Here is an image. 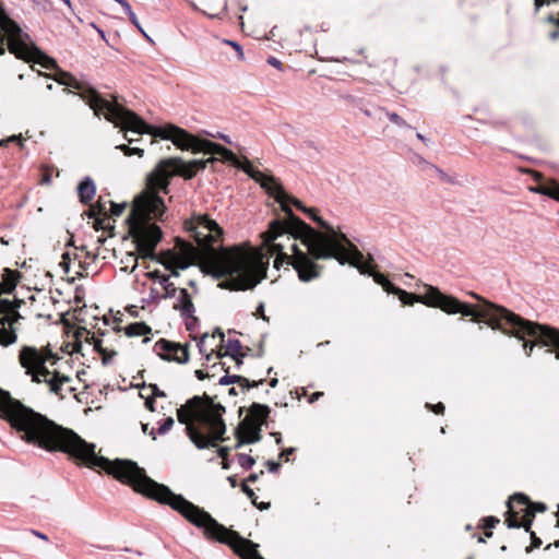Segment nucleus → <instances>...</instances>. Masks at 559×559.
I'll use <instances>...</instances> for the list:
<instances>
[{"label":"nucleus","instance_id":"f257e3e1","mask_svg":"<svg viewBox=\"0 0 559 559\" xmlns=\"http://www.w3.org/2000/svg\"><path fill=\"white\" fill-rule=\"evenodd\" d=\"M0 417L21 433V439L48 452H63L79 464L102 468L135 491L167 504L190 522V501L169 487L150 478L145 471L130 460L110 461L95 453V444L83 440L73 430L63 428L46 416L14 400L0 389Z\"/></svg>","mask_w":559,"mask_h":559},{"label":"nucleus","instance_id":"f03ea898","mask_svg":"<svg viewBox=\"0 0 559 559\" xmlns=\"http://www.w3.org/2000/svg\"><path fill=\"white\" fill-rule=\"evenodd\" d=\"M424 287L425 293L423 295L407 293L399 287H395L393 293L399 295L403 305H413L417 301L428 307L440 308L449 314L461 313L465 317L471 316L475 322L484 320L492 330H499L506 335H513L520 340H524L526 335L535 337L536 342L530 348H527L526 342L523 344L527 356L531 355L534 345L540 344L554 347L557 350L556 358L559 359V330L525 320L507 308L492 304L475 293H471V296L480 301V304L472 306L460 301L453 296L441 293L435 286L425 285Z\"/></svg>","mask_w":559,"mask_h":559},{"label":"nucleus","instance_id":"7ed1b4c3","mask_svg":"<svg viewBox=\"0 0 559 559\" xmlns=\"http://www.w3.org/2000/svg\"><path fill=\"white\" fill-rule=\"evenodd\" d=\"M55 80L59 84L78 91L80 97L93 109L97 117L103 116L121 131L148 134L153 140L157 138H159V140H207L206 138L229 140L228 135L219 132L212 133L203 130L198 135H193L173 123L159 127L148 124L139 115L120 105L116 97H112V100L104 98L95 88L79 81L69 72L59 70L55 75Z\"/></svg>","mask_w":559,"mask_h":559},{"label":"nucleus","instance_id":"20e7f679","mask_svg":"<svg viewBox=\"0 0 559 559\" xmlns=\"http://www.w3.org/2000/svg\"><path fill=\"white\" fill-rule=\"evenodd\" d=\"M185 162L178 157L164 158L158 162L154 170L147 176L148 187L153 193L139 198L129 216L130 231L136 241V249L145 257L153 259L155 249L163 237L159 226L150 223L151 219H160L165 212L164 200L157 194L159 191L168 192L170 179L183 175Z\"/></svg>","mask_w":559,"mask_h":559},{"label":"nucleus","instance_id":"39448f33","mask_svg":"<svg viewBox=\"0 0 559 559\" xmlns=\"http://www.w3.org/2000/svg\"><path fill=\"white\" fill-rule=\"evenodd\" d=\"M225 407L215 404L209 395L193 396L187 407L177 409V418L186 425V432L198 449L214 448L224 440L226 425L223 419Z\"/></svg>","mask_w":559,"mask_h":559},{"label":"nucleus","instance_id":"423d86ee","mask_svg":"<svg viewBox=\"0 0 559 559\" xmlns=\"http://www.w3.org/2000/svg\"><path fill=\"white\" fill-rule=\"evenodd\" d=\"M283 212L290 221V228L300 237L301 243L313 259L335 258L340 264H345L347 261L344 253L345 243L348 242L345 234L336 231L333 226L317 215L314 209H308L306 214L323 228L324 233L318 231L306 224L287 205L283 206Z\"/></svg>","mask_w":559,"mask_h":559},{"label":"nucleus","instance_id":"0eeeda50","mask_svg":"<svg viewBox=\"0 0 559 559\" xmlns=\"http://www.w3.org/2000/svg\"><path fill=\"white\" fill-rule=\"evenodd\" d=\"M283 212L290 221V228L300 237L301 243L313 259L335 258L340 264H345L347 261L344 253L345 243L348 242L345 234L336 231L333 226L317 215L314 209H308L306 214L323 228L324 233L318 231L306 224L287 205L283 206Z\"/></svg>","mask_w":559,"mask_h":559},{"label":"nucleus","instance_id":"6e6552de","mask_svg":"<svg viewBox=\"0 0 559 559\" xmlns=\"http://www.w3.org/2000/svg\"><path fill=\"white\" fill-rule=\"evenodd\" d=\"M300 240V237L290 228V221L275 219L270 223L267 231L264 234V245L271 254H276L274 260V267L278 269L281 263H290L298 274L301 282H310L320 276L321 266L313 262V258L298 248V245L293 241L289 247L294 252V260L290 262V257L284 251L286 241Z\"/></svg>","mask_w":559,"mask_h":559},{"label":"nucleus","instance_id":"1a4fd4ad","mask_svg":"<svg viewBox=\"0 0 559 559\" xmlns=\"http://www.w3.org/2000/svg\"><path fill=\"white\" fill-rule=\"evenodd\" d=\"M174 144L178 145V147L185 150L194 147L190 144H195V146L205 144L211 146L212 151V158L210 160H219L222 163H227L231 166H235L239 169H242L246 174L249 175L250 178H252L255 182H258L265 192L275 199L277 203L281 205V210L283 211V206L287 205L289 207V203L295 205L298 210L302 211L304 213H308V207L304 206L302 203L289 195L283 188L281 183L277 182V180L273 176H266L262 171L254 169L251 165V163L245 158L243 162H241L230 150H227L226 147L216 144V142H173Z\"/></svg>","mask_w":559,"mask_h":559},{"label":"nucleus","instance_id":"9d476101","mask_svg":"<svg viewBox=\"0 0 559 559\" xmlns=\"http://www.w3.org/2000/svg\"><path fill=\"white\" fill-rule=\"evenodd\" d=\"M266 271L267 262L245 252L225 253L216 262V276H228L233 289L253 288L266 276Z\"/></svg>","mask_w":559,"mask_h":559},{"label":"nucleus","instance_id":"9b49d317","mask_svg":"<svg viewBox=\"0 0 559 559\" xmlns=\"http://www.w3.org/2000/svg\"><path fill=\"white\" fill-rule=\"evenodd\" d=\"M52 357L50 350L43 353L36 347L23 346L20 350L19 361L25 369V373L32 377L33 382H45L52 393L59 394L62 384L69 382L70 379L58 371L50 372L48 370L46 362Z\"/></svg>","mask_w":559,"mask_h":559},{"label":"nucleus","instance_id":"f8f14e48","mask_svg":"<svg viewBox=\"0 0 559 559\" xmlns=\"http://www.w3.org/2000/svg\"><path fill=\"white\" fill-rule=\"evenodd\" d=\"M271 409L267 405L252 403L248 415L239 423L235 430L236 448L242 444L257 443L261 440V427L265 423Z\"/></svg>","mask_w":559,"mask_h":559},{"label":"nucleus","instance_id":"ddd939ff","mask_svg":"<svg viewBox=\"0 0 559 559\" xmlns=\"http://www.w3.org/2000/svg\"><path fill=\"white\" fill-rule=\"evenodd\" d=\"M23 317L14 306H11V300L0 298V345L10 346L17 340L16 330L14 325L22 320Z\"/></svg>","mask_w":559,"mask_h":559},{"label":"nucleus","instance_id":"4468645a","mask_svg":"<svg viewBox=\"0 0 559 559\" xmlns=\"http://www.w3.org/2000/svg\"><path fill=\"white\" fill-rule=\"evenodd\" d=\"M222 230L217 223L209 217H201L199 225L193 229V238L198 248L204 253H211L214 243L218 241Z\"/></svg>","mask_w":559,"mask_h":559},{"label":"nucleus","instance_id":"2eb2a0df","mask_svg":"<svg viewBox=\"0 0 559 559\" xmlns=\"http://www.w3.org/2000/svg\"><path fill=\"white\" fill-rule=\"evenodd\" d=\"M155 353L163 359L186 364L189 360L188 346L165 338L158 340L154 345Z\"/></svg>","mask_w":559,"mask_h":559},{"label":"nucleus","instance_id":"dca6fc26","mask_svg":"<svg viewBox=\"0 0 559 559\" xmlns=\"http://www.w3.org/2000/svg\"><path fill=\"white\" fill-rule=\"evenodd\" d=\"M513 502H518L520 506H527L528 504V497H526L523 493H515L513 495L507 502V507L509 508L508 516L506 519V523L508 527L510 528H519L523 526L526 531H530V526L532 524V520L527 519L526 522L521 523L518 520V513L513 511Z\"/></svg>","mask_w":559,"mask_h":559},{"label":"nucleus","instance_id":"f3484780","mask_svg":"<svg viewBox=\"0 0 559 559\" xmlns=\"http://www.w3.org/2000/svg\"><path fill=\"white\" fill-rule=\"evenodd\" d=\"M530 173L534 176V180L537 182L536 187L530 188L531 191L548 195L552 199H559V183L556 181L542 182V174L530 170Z\"/></svg>","mask_w":559,"mask_h":559},{"label":"nucleus","instance_id":"a211bd4d","mask_svg":"<svg viewBox=\"0 0 559 559\" xmlns=\"http://www.w3.org/2000/svg\"><path fill=\"white\" fill-rule=\"evenodd\" d=\"M20 274L17 271L10 269L0 270V295L12 293L19 282Z\"/></svg>","mask_w":559,"mask_h":559},{"label":"nucleus","instance_id":"6ab92c4d","mask_svg":"<svg viewBox=\"0 0 559 559\" xmlns=\"http://www.w3.org/2000/svg\"><path fill=\"white\" fill-rule=\"evenodd\" d=\"M237 383L241 388L242 391L249 390L250 388H257L264 383V379H260L259 381H250L249 379L242 377V376H230L225 374L218 380V384L221 385H228Z\"/></svg>","mask_w":559,"mask_h":559},{"label":"nucleus","instance_id":"aec40b11","mask_svg":"<svg viewBox=\"0 0 559 559\" xmlns=\"http://www.w3.org/2000/svg\"><path fill=\"white\" fill-rule=\"evenodd\" d=\"M147 277L153 281H158L165 290L163 295L164 299L176 297L178 289L175 287L174 283L169 281L168 275H163L158 270H155L153 272H148Z\"/></svg>","mask_w":559,"mask_h":559},{"label":"nucleus","instance_id":"412c9836","mask_svg":"<svg viewBox=\"0 0 559 559\" xmlns=\"http://www.w3.org/2000/svg\"><path fill=\"white\" fill-rule=\"evenodd\" d=\"M177 293H179V296L177 302L174 305V309L178 310L181 316H191V313H194L195 308L188 290L180 288Z\"/></svg>","mask_w":559,"mask_h":559},{"label":"nucleus","instance_id":"4be33fe9","mask_svg":"<svg viewBox=\"0 0 559 559\" xmlns=\"http://www.w3.org/2000/svg\"><path fill=\"white\" fill-rule=\"evenodd\" d=\"M96 187L90 177H85L78 187L80 201L87 204L95 195Z\"/></svg>","mask_w":559,"mask_h":559},{"label":"nucleus","instance_id":"5701e85b","mask_svg":"<svg viewBox=\"0 0 559 559\" xmlns=\"http://www.w3.org/2000/svg\"><path fill=\"white\" fill-rule=\"evenodd\" d=\"M241 349H242V345H241L240 341H238L236 338H230L227 341L225 353L224 354L217 353V357L221 358L223 356H230L231 358H234L236 360L237 366L239 367L242 362L241 357H243Z\"/></svg>","mask_w":559,"mask_h":559},{"label":"nucleus","instance_id":"b1692460","mask_svg":"<svg viewBox=\"0 0 559 559\" xmlns=\"http://www.w3.org/2000/svg\"><path fill=\"white\" fill-rule=\"evenodd\" d=\"M345 257L347 258V261L345 263H349L357 269L360 270V273H364V270L360 267V262L362 260L361 252L357 249L356 246H354L349 240L345 243Z\"/></svg>","mask_w":559,"mask_h":559},{"label":"nucleus","instance_id":"393cba45","mask_svg":"<svg viewBox=\"0 0 559 559\" xmlns=\"http://www.w3.org/2000/svg\"><path fill=\"white\" fill-rule=\"evenodd\" d=\"M408 160L418 167L421 171L430 173L433 164L428 162L421 154L411 151L408 153Z\"/></svg>","mask_w":559,"mask_h":559},{"label":"nucleus","instance_id":"a878e982","mask_svg":"<svg viewBox=\"0 0 559 559\" xmlns=\"http://www.w3.org/2000/svg\"><path fill=\"white\" fill-rule=\"evenodd\" d=\"M34 50H35L34 59H31V61L39 63L41 67H44L45 69H48V70H55V69L58 71L60 70L58 68L57 62L52 58L44 55L37 48H34Z\"/></svg>","mask_w":559,"mask_h":559},{"label":"nucleus","instance_id":"bb28decb","mask_svg":"<svg viewBox=\"0 0 559 559\" xmlns=\"http://www.w3.org/2000/svg\"><path fill=\"white\" fill-rule=\"evenodd\" d=\"M152 329L144 322H134L124 328V333L128 336H140L151 333Z\"/></svg>","mask_w":559,"mask_h":559},{"label":"nucleus","instance_id":"cd10ccee","mask_svg":"<svg viewBox=\"0 0 559 559\" xmlns=\"http://www.w3.org/2000/svg\"><path fill=\"white\" fill-rule=\"evenodd\" d=\"M85 335V341L90 344H92L94 346V350L99 353V354H103L104 350L106 348H104L102 346V340L96 337L93 333H91L88 330H86L85 328H82V329H79L78 332H76V336L80 337V336H83Z\"/></svg>","mask_w":559,"mask_h":559},{"label":"nucleus","instance_id":"c85d7f7f","mask_svg":"<svg viewBox=\"0 0 559 559\" xmlns=\"http://www.w3.org/2000/svg\"><path fill=\"white\" fill-rule=\"evenodd\" d=\"M175 421L173 417H167L164 423L159 426L157 430L152 428L148 432V435L152 437L153 440H156V435H165L174 426Z\"/></svg>","mask_w":559,"mask_h":559},{"label":"nucleus","instance_id":"c756f323","mask_svg":"<svg viewBox=\"0 0 559 559\" xmlns=\"http://www.w3.org/2000/svg\"><path fill=\"white\" fill-rule=\"evenodd\" d=\"M430 173H435L442 182H447L450 185L459 183L455 177L445 174L441 168L437 167L436 165L432 166Z\"/></svg>","mask_w":559,"mask_h":559},{"label":"nucleus","instance_id":"7c9ffc66","mask_svg":"<svg viewBox=\"0 0 559 559\" xmlns=\"http://www.w3.org/2000/svg\"><path fill=\"white\" fill-rule=\"evenodd\" d=\"M522 507L524 508V509H522V511L526 512L525 516L530 518L531 520L534 516L535 512H544L546 510V506L544 503H540V502L531 503L528 501L527 506H522Z\"/></svg>","mask_w":559,"mask_h":559},{"label":"nucleus","instance_id":"2f4dec72","mask_svg":"<svg viewBox=\"0 0 559 559\" xmlns=\"http://www.w3.org/2000/svg\"><path fill=\"white\" fill-rule=\"evenodd\" d=\"M373 280L377 284L381 285L385 292L393 293L395 286L383 274H373Z\"/></svg>","mask_w":559,"mask_h":559},{"label":"nucleus","instance_id":"473e14b6","mask_svg":"<svg viewBox=\"0 0 559 559\" xmlns=\"http://www.w3.org/2000/svg\"><path fill=\"white\" fill-rule=\"evenodd\" d=\"M237 460L239 465L247 471L251 469L252 466L255 464V460L252 456L243 453L237 454Z\"/></svg>","mask_w":559,"mask_h":559},{"label":"nucleus","instance_id":"72a5a7b5","mask_svg":"<svg viewBox=\"0 0 559 559\" xmlns=\"http://www.w3.org/2000/svg\"><path fill=\"white\" fill-rule=\"evenodd\" d=\"M117 150H120L126 156H133V155H138L139 157H142L143 156V153H144V150L142 148H139V147H130L129 145H126V144H120L118 146H116Z\"/></svg>","mask_w":559,"mask_h":559},{"label":"nucleus","instance_id":"f704fd0d","mask_svg":"<svg viewBox=\"0 0 559 559\" xmlns=\"http://www.w3.org/2000/svg\"><path fill=\"white\" fill-rule=\"evenodd\" d=\"M185 320L186 329L190 332H193L199 325V319L191 313V316H181Z\"/></svg>","mask_w":559,"mask_h":559},{"label":"nucleus","instance_id":"c9c22d12","mask_svg":"<svg viewBox=\"0 0 559 559\" xmlns=\"http://www.w3.org/2000/svg\"><path fill=\"white\" fill-rule=\"evenodd\" d=\"M241 490L247 495V497L250 499L252 504L257 506L258 497L254 493V491L246 483H242Z\"/></svg>","mask_w":559,"mask_h":559},{"label":"nucleus","instance_id":"e433bc0d","mask_svg":"<svg viewBox=\"0 0 559 559\" xmlns=\"http://www.w3.org/2000/svg\"><path fill=\"white\" fill-rule=\"evenodd\" d=\"M558 2L559 0H534V10L535 12H538L542 8L549 7Z\"/></svg>","mask_w":559,"mask_h":559},{"label":"nucleus","instance_id":"4c0bfd02","mask_svg":"<svg viewBox=\"0 0 559 559\" xmlns=\"http://www.w3.org/2000/svg\"><path fill=\"white\" fill-rule=\"evenodd\" d=\"M110 204V213L112 216H120L126 207L124 204H118L112 201H108Z\"/></svg>","mask_w":559,"mask_h":559},{"label":"nucleus","instance_id":"58836bf2","mask_svg":"<svg viewBox=\"0 0 559 559\" xmlns=\"http://www.w3.org/2000/svg\"><path fill=\"white\" fill-rule=\"evenodd\" d=\"M102 355V361L103 365H109L112 360V358L117 355L116 350L108 352L107 349L104 350Z\"/></svg>","mask_w":559,"mask_h":559},{"label":"nucleus","instance_id":"ea45409f","mask_svg":"<svg viewBox=\"0 0 559 559\" xmlns=\"http://www.w3.org/2000/svg\"><path fill=\"white\" fill-rule=\"evenodd\" d=\"M545 22L559 28V12L548 14L545 19Z\"/></svg>","mask_w":559,"mask_h":559},{"label":"nucleus","instance_id":"a19ab883","mask_svg":"<svg viewBox=\"0 0 559 559\" xmlns=\"http://www.w3.org/2000/svg\"><path fill=\"white\" fill-rule=\"evenodd\" d=\"M223 43L226 44V45L231 46L236 50L238 57L240 59H242V57H243L242 48H241V46L238 43L229 40V39H224Z\"/></svg>","mask_w":559,"mask_h":559},{"label":"nucleus","instance_id":"79ce46f5","mask_svg":"<svg viewBox=\"0 0 559 559\" xmlns=\"http://www.w3.org/2000/svg\"><path fill=\"white\" fill-rule=\"evenodd\" d=\"M70 262H71V259H70L69 252H64L62 254V260L60 262V265L63 267L66 273H69V271H70Z\"/></svg>","mask_w":559,"mask_h":559},{"label":"nucleus","instance_id":"37998d69","mask_svg":"<svg viewBox=\"0 0 559 559\" xmlns=\"http://www.w3.org/2000/svg\"><path fill=\"white\" fill-rule=\"evenodd\" d=\"M32 138H34V134L29 133V130H27L25 132V138H23V135L20 133V134L9 135L4 140H10V141H13V140H31Z\"/></svg>","mask_w":559,"mask_h":559},{"label":"nucleus","instance_id":"c03bdc74","mask_svg":"<svg viewBox=\"0 0 559 559\" xmlns=\"http://www.w3.org/2000/svg\"><path fill=\"white\" fill-rule=\"evenodd\" d=\"M179 243L182 245L181 249L187 255H194L197 253V249L192 245L186 243L181 240Z\"/></svg>","mask_w":559,"mask_h":559},{"label":"nucleus","instance_id":"a18cd8bd","mask_svg":"<svg viewBox=\"0 0 559 559\" xmlns=\"http://www.w3.org/2000/svg\"><path fill=\"white\" fill-rule=\"evenodd\" d=\"M150 389L152 391V395H153L152 397L153 399L154 397H165L166 396L165 392L159 390V388L155 383H151L150 384Z\"/></svg>","mask_w":559,"mask_h":559},{"label":"nucleus","instance_id":"49530a36","mask_svg":"<svg viewBox=\"0 0 559 559\" xmlns=\"http://www.w3.org/2000/svg\"><path fill=\"white\" fill-rule=\"evenodd\" d=\"M426 407L429 408L430 411H432L436 414H443L444 408H445L442 403H438L436 405H431V404L427 403Z\"/></svg>","mask_w":559,"mask_h":559},{"label":"nucleus","instance_id":"de8ad7c7","mask_svg":"<svg viewBox=\"0 0 559 559\" xmlns=\"http://www.w3.org/2000/svg\"><path fill=\"white\" fill-rule=\"evenodd\" d=\"M484 521H485V526L487 528H492V527H495L496 524L499 523V519H497L495 516H488Z\"/></svg>","mask_w":559,"mask_h":559},{"label":"nucleus","instance_id":"09e8293b","mask_svg":"<svg viewBox=\"0 0 559 559\" xmlns=\"http://www.w3.org/2000/svg\"><path fill=\"white\" fill-rule=\"evenodd\" d=\"M266 466L269 468V472L277 473L281 467V464L274 461H266Z\"/></svg>","mask_w":559,"mask_h":559},{"label":"nucleus","instance_id":"8fccbe9b","mask_svg":"<svg viewBox=\"0 0 559 559\" xmlns=\"http://www.w3.org/2000/svg\"><path fill=\"white\" fill-rule=\"evenodd\" d=\"M267 63L271 64L272 67L278 69V70L283 69V63L278 59H276L275 57H269Z\"/></svg>","mask_w":559,"mask_h":559},{"label":"nucleus","instance_id":"3c124183","mask_svg":"<svg viewBox=\"0 0 559 559\" xmlns=\"http://www.w3.org/2000/svg\"><path fill=\"white\" fill-rule=\"evenodd\" d=\"M209 337V334H203L200 341L198 342V348L201 354H205V340Z\"/></svg>","mask_w":559,"mask_h":559},{"label":"nucleus","instance_id":"603ef678","mask_svg":"<svg viewBox=\"0 0 559 559\" xmlns=\"http://www.w3.org/2000/svg\"><path fill=\"white\" fill-rule=\"evenodd\" d=\"M95 207L99 214H106V202L102 198H99Z\"/></svg>","mask_w":559,"mask_h":559},{"label":"nucleus","instance_id":"864d4df0","mask_svg":"<svg viewBox=\"0 0 559 559\" xmlns=\"http://www.w3.org/2000/svg\"><path fill=\"white\" fill-rule=\"evenodd\" d=\"M257 317L262 318L263 320H269L267 317L264 314V305L260 304L255 310L254 313Z\"/></svg>","mask_w":559,"mask_h":559},{"label":"nucleus","instance_id":"5fc2aeb1","mask_svg":"<svg viewBox=\"0 0 559 559\" xmlns=\"http://www.w3.org/2000/svg\"><path fill=\"white\" fill-rule=\"evenodd\" d=\"M548 38L551 40V41H556L559 39V28L555 27V29H552L551 32H549L548 34Z\"/></svg>","mask_w":559,"mask_h":559},{"label":"nucleus","instance_id":"6e6d98bb","mask_svg":"<svg viewBox=\"0 0 559 559\" xmlns=\"http://www.w3.org/2000/svg\"><path fill=\"white\" fill-rule=\"evenodd\" d=\"M261 475H263V471H261L260 473H252L248 476L246 481L255 483Z\"/></svg>","mask_w":559,"mask_h":559},{"label":"nucleus","instance_id":"4d7b16f0","mask_svg":"<svg viewBox=\"0 0 559 559\" xmlns=\"http://www.w3.org/2000/svg\"><path fill=\"white\" fill-rule=\"evenodd\" d=\"M228 452H229V448H227V447H222L217 451L218 456L222 457L223 460H226Z\"/></svg>","mask_w":559,"mask_h":559},{"label":"nucleus","instance_id":"13d9d810","mask_svg":"<svg viewBox=\"0 0 559 559\" xmlns=\"http://www.w3.org/2000/svg\"><path fill=\"white\" fill-rule=\"evenodd\" d=\"M31 533L43 540H48V536L39 531L31 530Z\"/></svg>","mask_w":559,"mask_h":559},{"label":"nucleus","instance_id":"bf43d9fd","mask_svg":"<svg viewBox=\"0 0 559 559\" xmlns=\"http://www.w3.org/2000/svg\"><path fill=\"white\" fill-rule=\"evenodd\" d=\"M154 403H155V402H154V399H153V397H148V399H146V401H145V406H146V408H147V409H150L151 412H154V411H155V408H154Z\"/></svg>","mask_w":559,"mask_h":559},{"label":"nucleus","instance_id":"052dcab7","mask_svg":"<svg viewBox=\"0 0 559 559\" xmlns=\"http://www.w3.org/2000/svg\"><path fill=\"white\" fill-rule=\"evenodd\" d=\"M295 451L294 448H288V449H285L282 453H281V457H285V460H288V456L290 454H293Z\"/></svg>","mask_w":559,"mask_h":559},{"label":"nucleus","instance_id":"680f3d73","mask_svg":"<svg viewBox=\"0 0 559 559\" xmlns=\"http://www.w3.org/2000/svg\"><path fill=\"white\" fill-rule=\"evenodd\" d=\"M227 12V3L224 4L222 13L207 14L211 19H222V14Z\"/></svg>","mask_w":559,"mask_h":559},{"label":"nucleus","instance_id":"e2e57ef3","mask_svg":"<svg viewBox=\"0 0 559 559\" xmlns=\"http://www.w3.org/2000/svg\"><path fill=\"white\" fill-rule=\"evenodd\" d=\"M389 117H390L391 121H393L394 123H397V124H400L403 121L402 118L396 114H391V115H389Z\"/></svg>","mask_w":559,"mask_h":559},{"label":"nucleus","instance_id":"0e129e2a","mask_svg":"<svg viewBox=\"0 0 559 559\" xmlns=\"http://www.w3.org/2000/svg\"><path fill=\"white\" fill-rule=\"evenodd\" d=\"M24 304V300L22 299H19V298H14V300H11V306H14L15 309L19 310V308H21V306Z\"/></svg>","mask_w":559,"mask_h":559},{"label":"nucleus","instance_id":"69168bd1","mask_svg":"<svg viewBox=\"0 0 559 559\" xmlns=\"http://www.w3.org/2000/svg\"><path fill=\"white\" fill-rule=\"evenodd\" d=\"M531 536H532V539H533V546L534 547H539L542 545V540L539 538L536 537L535 533H531Z\"/></svg>","mask_w":559,"mask_h":559},{"label":"nucleus","instance_id":"338daca9","mask_svg":"<svg viewBox=\"0 0 559 559\" xmlns=\"http://www.w3.org/2000/svg\"><path fill=\"white\" fill-rule=\"evenodd\" d=\"M216 336L219 337L221 342L224 341V333L221 331V329H216L214 334L212 335L213 338H215Z\"/></svg>","mask_w":559,"mask_h":559},{"label":"nucleus","instance_id":"774afa93","mask_svg":"<svg viewBox=\"0 0 559 559\" xmlns=\"http://www.w3.org/2000/svg\"><path fill=\"white\" fill-rule=\"evenodd\" d=\"M194 374L199 380H203L207 377V374L204 373L202 370H195Z\"/></svg>","mask_w":559,"mask_h":559}]
</instances>
